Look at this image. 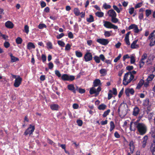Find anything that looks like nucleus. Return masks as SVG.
Here are the masks:
<instances>
[{
  "instance_id": "nucleus-1",
  "label": "nucleus",
  "mask_w": 155,
  "mask_h": 155,
  "mask_svg": "<svg viewBox=\"0 0 155 155\" xmlns=\"http://www.w3.org/2000/svg\"><path fill=\"white\" fill-rule=\"evenodd\" d=\"M138 131L140 135H143L146 133L147 128L145 125L143 123H139L137 125Z\"/></svg>"
},
{
  "instance_id": "nucleus-2",
  "label": "nucleus",
  "mask_w": 155,
  "mask_h": 155,
  "mask_svg": "<svg viewBox=\"0 0 155 155\" xmlns=\"http://www.w3.org/2000/svg\"><path fill=\"white\" fill-rule=\"evenodd\" d=\"M120 108L121 114L120 116H124L127 113V110L128 106L126 103L124 102L121 103L119 106Z\"/></svg>"
},
{
  "instance_id": "nucleus-3",
  "label": "nucleus",
  "mask_w": 155,
  "mask_h": 155,
  "mask_svg": "<svg viewBox=\"0 0 155 155\" xmlns=\"http://www.w3.org/2000/svg\"><path fill=\"white\" fill-rule=\"evenodd\" d=\"M35 129L34 126H32L31 125H30L29 127L25 131L24 134L25 135H27L28 134L31 135L34 131Z\"/></svg>"
},
{
  "instance_id": "nucleus-4",
  "label": "nucleus",
  "mask_w": 155,
  "mask_h": 155,
  "mask_svg": "<svg viewBox=\"0 0 155 155\" xmlns=\"http://www.w3.org/2000/svg\"><path fill=\"white\" fill-rule=\"evenodd\" d=\"M22 81V78L19 76H18L14 84V86L15 87H18L21 84Z\"/></svg>"
},
{
  "instance_id": "nucleus-5",
  "label": "nucleus",
  "mask_w": 155,
  "mask_h": 155,
  "mask_svg": "<svg viewBox=\"0 0 155 155\" xmlns=\"http://www.w3.org/2000/svg\"><path fill=\"white\" fill-rule=\"evenodd\" d=\"M132 76H134V75L132 74L131 72L129 71L127 73L125 74L124 76L123 81H126L127 80L128 78H129V79L128 80H130V79L131 78H132Z\"/></svg>"
},
{
  "instance_id": "nucleus-6",
  "label": "nucleus",
  "mask_w": 155,
  "mask_h": 155,
  "mask_svg": "<svg viewBox=\"0 0 155 155\" xmlns=\"http://www.w3.org/2000/svg\"><path fill=\"white\" fill-rule=\"evenodd\" d=\"M84 58L86 61H90L92 59V55L90 52L87 53L85 54Z\"/></svg>"
},
{
  "instance_id": "nucleus-7",
  "label": "nucleus",
  "mask_w": 155,
  "mask_h": 155,
  "mask_svg": "<svg viewBox=\"0 0 155 155\" xmlns=\"http://www.w3.org/2000/svg\"><path fill=\"white\" fill-rule=\"evenodd\" d=\"M98 42L104 45H106L108 43V41L107 39H99L97 40Z\"/></svg>"
},
{
  "instance_id": "nucleus-8",
  "label": "nucleus",
  "mask_w": 155,
  "mask_h": 155,
  "mask_svg": "<svg viewBox=\"0 0 155 155\" xmlns=\"http://www.w3.org/2000/svg\"><path fill=\"white\" fill-rule=\"evenodd\" d=\"M134 92V91L132 88L130 89L129 88H127L125 91V93L126 95L129 97V93L131 94H133Z\"/></svg>"
},
{
  "instance_id": "nucleus-9",
  "label": "nucleus",
  "mask_w": 155,
  "mask_h": 155,
  "mask_svg": "<svg viewBox=\"0 0 155 155\" xmlns=\"http://www.w3.org/2000/svg\"><path fill=\"white\" fill-rule=\"evenodd\" d=\"M5 27L9 28H13L14 25L10 21H8L5 24Z\"/></svg>"
},
{
  "instance_id": "nucleus-10",
  "label": "nucleus",
  "mask_w": 155,
  "mask_h": 155,
  "mask_svg": "<svg viewBox=\"0 0 155 155\" xmlns=\"http://www.w3.org/2000/svg\"><path fill=\"white\" fill-rule=\"evenodd\" d=\"M108 14L109 16L111 17H116L117 14L115 12L113 9H110L108 12Z\"/></svg>"
},
{
  "instance_id": "nucleus-11",
  "label": "nucleus",
  "mask_w": 155,
  "mask_h": 155,
  "mask_svg": "<svg viewBox=\"0 0 155 155\" xmlns=\"http://www.w3.org/2000/svg\"><path fill=\"white\" fill-rule=\"evenodd\" d=\"M137 40H136L133 41L131 44V48L132 49L136 48L139 47L138 45H136V43L137 41Z\"/></svg>"
},
{
  "instance_id": "nucleus-12",
  "label": "nucleus",
  "mask_w": 155,
  "mask_h": 155,
  "mask_svg": "<svg viewBox=\"0 0 155 155\" xmlns=\"http://www.w3.org/2000/svg\"><path fill=\"white\" fill-rule=\"evenodd\" d=\"M104 26L107 28H111L112 24L108 21H104Z\"/></svg>"
},
{
  "instance_id": "nucleus-13",
  "label": "nucleus",
  "mask_w": 155,
  "mask_h": 155,
  "mask_svg": "<svg viewBox=\"0 0 155 155\" xmlns=\"http://www.w3.org/2000/svg\"><path fill=\"white\" fill-rule=\"evenodd\" d=\"M139 109L138 107H136L134 110L133 115L135 116H137L139 113Z\"/></svg>"
},
{
  "instance_id": "nucleus-14",
  "label": "nucleus",
  "mask_w": 155,
  "mask_h": 155,
  "mask_svg": "<svg viewBox=\"0 0 155 155\" xmlns=\"http://www.w3.org/2000/svg\"><path fill=\"white\" fill-rule=\"evenodd\" d=\"M27 48L28 49L30 50L31 48H35V46L32 42H29L28 43L27 46Z\"/></svg>"
},
{
  "instance_id": "nucleus-15",
  "label": "nucleus",
  "mask_w": 155,
  "mask_h": 155,
  "mask_svg": "<svg viewBox=\"0 0 155 155\" xmlns=\"http://www.w3.org/2000/svg\"><path fill=\"white\" fill-rule=\"evenodd\" d=\"M144 83V81L143 79H141L138 83L136 88L139 89Z\"/></svg>"
},
{
  "instance_id": "nucleus-16",
  "label": "nucleus",
  "mask_w": 155,
  "mask_h": 155,
  "mask_svg": "<svg viewBox=\"0 0 155 155\" xmlns=\"http://www.w3.org/2000/svg\"><path fill=\"white\" fill-rule=\"evenodd\" d=\"M129 146H130V150L131 153H133L134 150V142L133 141H131L130 142L129 144Z\"/></svg>"
},
{
  "instance_id": "nucleus-17",
  "label": "nucleus",
  "mask_w": 155,
  "mask_h": 155,
  "mask_svg": "<svg viewBox=\"0 0 155 155\" xmlns=\"http://www.w3.org/2000/svg\"><path fill=\"white\" fill-rule=\"evenodd\" d=\"M100 83L101 81L99 79H96L94 82V87L98 86Z\"/></svg>"
},
{
  "instance_id": "nucleus-18",
  "label": "nucleus",
  "mask_w": 155,
  "mask_h": 155,
  "mask_svg": "<svg viewBox=\"0 0 155 155\" xmlns=\"http://www.w3.org/2000/svg\"><path fill=\"white\" fill-rule=\"evenodd\" d=\"M58 105L56 104H53L51 105L50 107L53 110H57L58 108Z\"/></svg>"
},
{
  "instance_id": "nucleus-19",
  "label": "nucleus",
  "mask_w": 155,
  "mask_h": 155,
  "mask_svg": "<svg viewBox=\"0 0 155 155\" xmlns=\"http://www.w3.org/2000/svg\"><path fill=\"white\" fill-rule=\"evenodd\" d=\"M10 56L11 57V61L12 62H15L19 60L18 58L13 56L12 54H11Z\"/></svg>"
},
{
  "instance_id": "nucleus-20",
  "label": "nucleus",
  "mask_w": 155,
  "mask_h": 155,
  "mask_svg": "<svg viewBox=\"0 0 155 155\" xmlns=\"http://www.w3.org/2000/svg\"><path fill=\"white\" fill-rule=\"evenodd\" d=\"M68 78H69V75L66 74H63L61 76L62 79L64 81L68 80Z\"/></svg>"
},
{
  "instance_id": "nucleus-21",
  "label": "nucleus",
  "mask_w": 155,
  "mask_h": 155,
  "mask_svg": "<svg viewBox=\"0 0 155 155\" xmlns=\"http://www.w3.org/2000/svg\"><path fill=\"white\" fill-rule=\"evenodd\" d=\"M90 17L87 18V21L89 22H91L94 21V19L93 16L92 15H90Z\"/></svg>"
},
{
  "instance_id": "nucleus-22",
  "label": "nucleus",
  "mask_w": 155,
  "mask_h": 155,
  "mask_svg": "<svg viewBox=\"0 0 155 155\" xmlns=\"http://www.w3.org/2000/svg\"><path fill=\"white\" fill-rule=\"evenodd\" d=\"M22 40L20 37H18L16 39V42L18 44H21L22 43Z\"/></svg>"
},
{
  "instance_id": "nucleus-23",
  "label": "nucleus",
  "mask_w": 155,
  "mask_h": 155,
  "mask_svg": "<svg viewBox=\"0 0 155 155\" xmlns=\"http://www.w3.org/2000/svg\"><path fill=\"white\" fill-rule=\"evenodd\" d=\"M95 15L99 17H101L104 16V13L102 12H97L95 13Z\"/></svg>"
},
{
  "instance_id": "nucleus-24",
  "label": "nucleus",
  "mask_w": 155,
  "mask_h": 155,
  "mask_svg": "<svg viewBox=\"0 0 155 155\" xmlns=\"http://www.w3.org/2000/svg\"><path fill=\"white\" fill-rule=\"evenodd\" d=\"M96 90L94 87H91L90 90V93L91 94H93L96 92Z\"/></svg>"
},
{
  "instance_id": "nucleus-25",
  "label": "nucleus",
  "mask_w": 155,
  "mask_h": 155,
  "mask_svg": "<svg viewBox=\"0 0 155 155\" xmlns=\"http://www.w3.org/2000/svg\"><path fill=\"white\" fill-rule=\"evenodd\" d=\"M106 107V106L104 104H102L100 105L98 107L99 109L101 110H104L105 109Z\"/></svg>"
},
{
  "instance_id": "nucleus-26",
  "label": "nucleus",
  "mask_w": 155,
  "mask_h": 155,
  "mask_svg": "<svg viewBox=\"0 0 155 155\" xmlns=\"http://www.w3.org/2000/svg\"><path fill=\"white\" fill-rule=\"evenodd\" d=\"M74 13L76 16L79 15L80 14V12L78 8H75L74 9Z\"/></svg>"
},
{
  "instance_id": "nucleus-27",
  "label": "nucleus",
  "mask_w": 155,
  "mask_h": 155,
  "mask_svg": "<svg viewBox=\"0 0 155 155\" xmlns=\"http://www.w3.org/2000/svg\"><path fill=\"white\" fill-rule=\"evenodd\" d=\"M110 131H112L115 128V125L113 121H111L110 122Z\"/></svg>"
},
{
  "instance_id": "nucleus-28",
  "label": "nucleus",
  "mask_w": 155,
  "mask_h": 155,
  "mask_svg": "<svg viewBox=\"0 0 155 155\" xmlns=\"http://www.w3.org/2000/svg\"><path fill=\"white\" fill-rule=\"evenodd\" d=\"M154 76L153 74H151L150 75L147 79V81H151L154 78Z\"/></svg>"
},
{
  "instance_id": "nucleus-29",
  "label": "nucleus",
  "mask_w": 155,
  "mask_h": 155,
  "mask_svg": "<svg viewBox=\"0 0 155 155\" xmlns=\"http://www.w3.org/2000/svg\"><path fill=\"white\" fill-rule=\"evenodd\" d=\"M68 89L70 91H73L74 89V87L73 84H71L68 86Z\"/></svg>"
},
{
  "instance_id": "nucleus-30",
  "label": "nucleus",
  "mask_w": 155,
  "mask_h": 155,
  "mask_svg": "<svg viewBox=\"0 0 155 155\" xmlns=\"http://www.w3.org/2000/svg\"><path fill=\"white\" fill-rule=\"evenodd\" d=\"M46 25L44 24H40L38 25V28L40 29H42L44 28H46Z\"/></svg>"
},
{
  "instance_id": "nucleus-31",
  "label": "nucleus",
  "mask_w": 155,
  "mask_h": 155,
  "mask_svg": "<svg viewBox=\"0 0 155 155\" xmlns=\"http://www.w3.org/2000/svg\"><path fill=\"white\" fill-rule=\"evenodd\" d=\"M10 44L8 41H5L4 44V46L6 48H8L10 46Z\"/></svg>"
},
{
  "instance_id": "nucleus-32",
  "label": "nucleus",
  "mask_w": 155,
  "mask_h": 155,
  "mask_svg": "<svg viewBox=\"0 0 155 155\" xmlns=\"http://www.w3.org/2000/svg\"><path fill=\"white\" fill-rule=\"evenodd\" d=\"M94 59L97 63H99L100 62V58L97 56H95L94 57Z\"/></svg>"
},
{
  "instance_id": "nucleus-33",
  "label": "nucleus",
  "mask_w": 155,
  "mask_h": 155,
  "mask_svg": "<svg viewBox=\"0 0 155 155\" xmlns=\"http://www.w3.org/2000/svg\"><path fill=\"white\" fill-rule=\"evenodd\" d=\"M75 53L76 55L78 57H81L82 56V54L81 52L76 51Z\"/></svg>"
},
{
  "instance_id": "nucleus-34",
  "label": "nucleus",
  "mask_w": 155,
  "mask_h": 155,
  "mask_svg": "<svg viewBox=\"0 0 155 155\" xmlns=\"http://www.w3.org/2000/svg\"><path fill=\"white\" fill-rule=\"evenodd\" d=\"M111 18V21L113 23H116L118 21V20L116 18V17H113Z\"/></svg>"
},
{
  "instance_id": "nucleus-35",
  "label": "nucleus",
  "mask_w": 155,
  "mask_h": 155,
  "mask_svg": "<svg viewBox=\"0 0 155 155\" xmlns=\"http://www.w3.org/2000/svg\"><path fill=\"white\" fill-rule=\"evenodd\" d=\"M132 78H132L130 79V80H129V81H128H128H125V82H123V84L125 85H127L129 83H130L133 79V78H134V76H132Z\"/></svg>"
},
{
  "instance_id": "nucleus-36",
  "label": "nucleus",
  "mask_w": 155,
  "mask_h": 155,
  "mask_svg": "<svg viewBox=\"0 0 155 155\" xmlns=\"http://www.w3.org/2000/svg\"><path fill=\"white\" fill-rule=\"evenodd\" d=\"M146 15L148 17L151 13V11L150 10L147 9L145 11Z\"/></svg>"
},
{
  "instance_id": "nucleus-37",
  "label": "nucleus",
  "mask_w": 155,
  "mask_h": 155,
  "mask_svg": "<svg viewBox=\"0 0 155 155\" xmlns=\"http://www.w3.org/2000/svg\"><path fill=\"white\" fill-rule=\"evenodd\" d=\"M58 43L59 45L62 47H64L65 45L64 43L61 41H58Z\"/></svg>"
},
{
  "instance_id": "nucleus-38",
  "label": "nucleus",
  "mask_w": 155,
  "mask_h": 155,
  "mask_svg": "<svg viewBox=\"0 0 155 155\" xmlns=\"http://www.w3.org/2000/svg\"><path fill=\"white\" fill-rule=\"evenodd\" d=\"M75 79V77L74 76L69 75V78H68V79L67 81H72Z\"/></svg>"
},
{
  "instance_id": "nucleus-39",
  "label": "nucleus",
  "mask_w": 155,
  "mask_h": 155,
  "mask_svg": "<svg viewBox=\"0 0 155 155\" xmlns=\"http://www.w3.org/2000/svg\"><path fill=\"white\" fill-rule=\"evenodd\" d=\"M110 112V110L109 109H108L106 111H105L103 114V117H106L107 115Z\"/></svg>"
},
{
  "instance_id": "nucleus-40",
  "label": "nucleus",
  "mask_w": 155,
  "mask_h": 155,
  "mask_svg": "<svg viewBox=\"0 0 155 155\" xmlns=\"http://www.w3.org/2000/svg\"><path fill=\"white\" fill-rule=\"evenodd\" d=\"M71 45L69 44H68L65 46V50L66 51H68L70 50L71 48Z\"/></svg>"
},
{
  "instance_id": "nucleus-41",
  "label": "nucleus",
  "mask_w": 155,
  "mask_h": 155,
  "mask_svg": "<svg viewBox=\"0 0 155 155\" xmlns=\"http://www.w3.org/2000/svg\"><path fill=\"white\" fill-rule=\"evenodd\" d=\"M24 30L25 32L28 34L29 32V27L27 25H25V26Z\"/></svg>"
},
{
  "instance_id": "nucleus-42",
  "label": "nucleus",
  "mask_w": 155,
  "mask_h": 155,
  "mask_svg": "<svg viewBox=\"0 0 155 155\" xmlns=\"http://www.w3.org/2000/svg\"><path fill=\"white\" fill-rule=\"evenodd\" d=\"M1 36H2V38L5 41H7L8 40V36L5 35H3L2 34H1Z\"/></svg>"
},
{
  "instance_id": "nucleus-43",
  "label": "nucleus",
  "mask_w": 155,
  "mask_h": 155,
  "mask_svg": "<svg viewBox=\"0 0 155 155\" xmlns=\"http://www.w3.org/2000/svg\"><path fill=\"white\" fill-rule=\"evenodd\" d=\"M121 54H119V55L118 56L114 59V61L115 62H117L121 58Z\"/></svg>"
},
{
  "instance_id": "nucleus-44",
  "label": "nucleus",
  "mask_w": 155,
  "mask_h": 155,
  "mask_svg": "<svg viewBox=\"0 0 155 155\" xmlns=\"http://www.w3.org/2000/svg\"><path fill=\"white\" fill-rule=\"evenodd\" d=\"M113 8L115 10L117 13H119L120 12V11L119 8L116 5H113Z\"/></svg>"
},
{
  "instance_id": "nucleus-45",
  "label": "nucleus",
  "mask_w": 155,
  "mask_h": 155,
  "mask_svg": "<svg viewBox=\"0 0 155 155\" xmlns=\"http://www.w3.org/2000/svg\"><path fill=\"white\" fill-rule=\"evenodd\" d=\"M130 63L131 64L134 63L135 62V58L133 56H131L130 57Z\"/></svg>"
},
{
  "instance_id": "nucleus-46",
  "label": "nucleus",
  "mask_w": 155,
  "mask_h": 155,
  "mask_svg": "<svg viewBox=\"0 0 155 155\" xmlns=\"http://www.w3.org/2000/svg\"><path fill=\"white\" fill-rule=\"evenodd\" d=\"M77 122L78 124V125L79 126H82V124H83V122L82 120H77Z\"/></svg>"
},
{
  "instance_id": "nucleus-47",
  "label": "nucleus",
  "mask_w": 155,
  "mask_h": 155,
  "mask_svg": "<svg viewBox=\"0 0 155 155\" xmlns=\"http://www.w3.org/2000/svg\"><path fill=\"white\" fill-rule=\"evenodd\" d=\"M150 42L149 44V45L150 46H152L154 45V44H153V41L154 40V38H151L150 39Z\"/></svg>"
},
{
  "instance_id": "nucleus-48",
  "label": "nucleus",
  "mask_w": 155,
  "mask_h": 155,
  "mask_svg": "<svg viewBox=\"0 0 155 155\" xmlns=\"http://www.w3.org/2000/svg\"><path fill=\"white\" fill-rule=\"evenodd\" d=\"M103 7L105 9L110 8L111 6L109 5H107L106 3L104 4L103 5Z\"/></svg>"
},
{
  "instance_id": "nucleus-49",
  "label": "nucleus",
  "mask_w": 155,
  "mask_h": 155,
  "mask_svg": "<svg viewBox=\"0 0 155 155\" xmlns=\"http://www.w3.org/2000/svg\"><path fill=\"white\" fill-rule=\"evenodd\" d=\"M48 68L50 69H52L53 67V64L51 62H50L48 64Z\"/></svg>"
},
{
  "instance_id": "nucleus-50",
  "label": "nucleus",
  "mask_w": 155,
  "mask_h": 155,
  "mask_svg": "<svg viewBox=\"0 0 155 155\" xmlns=\"http://www.w3.org/2000/svg\"><path fill=\"white\" fill-rule=\"evenodd\" d=\"M151 152L152 153L153 155H155V147H151L150 148Z\"/></svg>"
},
{
  "instance_id": "nucleus-51",
  "label": "nucleus",
  "mask_w": 155,
  "mask_h": 155,
  "mask_svg": "<svg viewBox=\"0 0 155 155\" xmlns=\"http://www.w3.org/2000/svg\"><path fill=\"white\" fill-rule=\"evenodd\" d=\"M47 45L48 48L50 49H52V45L51 42H49L47 43Z\"/></svg>"
},
{
  "instance_id": "nucleus-52",
  "label": "nucleus",
  "mask_w": 155,
  "mask_h": 155,
  "mask_svg": "<svg viewBox=\"0 0 155 155\" xmlns=\"http://www.w3.org/2000/svg\"><path fill=\"white\" fill-rule=\"evenodd\" d=\"M151 136L152 139H153V142L154 143H155V131L151 135Z\"/></svg>"
},
{
  "instance_id": "nucleus-53",
  "label": "nucleus",
  "mask_w": 155,
  "mask_h": 155,
  "mask_svg": "<svg viewBox=\"0 0 155 155\" xmlns=\"http://www.w3.org/2000/svg\"><path fill=\"white\" fill-rule=\"evenodd\" d=\"M78 91L80 93H83L85 92V90L84 89H82L81 88H79L78 89Z\"/></svg>"
},
{
  "instance_id": "nucleus-54",
  "label": "nucleus",
  "mask_w": 155,
  "mask_h": 155,
  "mask_svg": "<svg viewBox=\"0 0 155 155\" xmlns=\"http://www.w3.org/2000/svg\"><path fill=\"white\" fill-rule=\"evenodd\" d=\"M104 35L106 37H109L110 35V34L109 31H106L104 32Z\"/></svg>"
},
{
  "instance_id": "nucleus-55",
  "label": "nucleus",
  "mask_w": 155,
  "mask_h": 155,
  "mask_svg": "<svg viewBox=\"0 0 155 155\" xmlns=\"http://www.w3.org/2000/svg\"><path fill=\"white\" fill-rule=\"evenodd\" d=\"M64 35V34L63 33H62L59 35H57V39H59L62 38Z\"/></svg>"
},
{
  "instance_id": "nucleus-56",
  "label": "nucleus",
  "mask_w": 155,
  "mask_h": 155,
  "mask_svg": "<svg viewBox=\"0 0 155 155\" xmlns=\"http://www.w3.org/2000/svg\"><path fill=\"white\" fill-rule=\"evenodd\" d=\"M55 74L58 77H60L61 76V74L59 71L58 70H56L55 71Z\"/></svg>"
},
{
  "instance_id": "nucleus-57",
  "label": "nucleus",
  "mask_w": 155,
  "mask_h": 155,
  "mask_svg": "<svg viewBox=\"0 0 155 155\" xmlns=\"http://www.w3.org/2000/svg\"><path fill=\"white\" fill-rule=\"evenodd\" d=\"M126 69L129 71H131L133 69V67L132 66H127L126 67Z\"/></svg>"
},
{
  "instance_id": "nucleus-58",
  "label": "nucleus",
  "mask_w": 155,
  "mask_h": 155,
  "mask_svg": "<svg viewBox=\"0 0 155 155\" xmlns=\"http://www.w3.org/2000/svg\"><path fill=\"white\" fill-rule=\"evenodd\" d=\"M41 59L43 62H44L46 60V56L44 54H42L41 55Z\"/></svg>"
},
{
  "instance_id": "nucleus-59",
  "label": "nucleus",
  "mask_w": 155,
  "mask_h": 155,
  "mask_svg": "<svg viewBox=\"0 0 155 155\" xmlns=\"http://www.w3.org/2000/svg\"><path fill=\"white\" fill-rule=\"evenodd\" d=\"M134 32L136 33H137L139 31V30L137 25H136V26L135 27V28H134Z\"/></svg>"
},
{
  "instance_id": "nucleus-60",
  "label": "nucleus",
  "mask_w": 155,
  "mask_h": 155,
  "mask_svg": "<svg viewBox=\"0 0 155 155\" xmlns=\"http://www.w3.org/2000/svg\"><path fill=\"white\" fill-rule=\"evenodd\" d=\"M134 11V8H132L129 9V13L131 15L132 14Z\"/></svg>"
},
{
  "instance_id": "nucleus-61",
  "label": "nucleus",
  "mask_w": 155,
  "mask_h": 155,
  "mask_svg": "<svg viewBox=\"0 0 155 155\" xmlns=\"http://www.w3.org/2000/svg\"><path fill=\"white\" fill-rule=\"evenodd\" d=\"M79 106L77 104H74L73 105V108L74 109H77L78 108Z\"/></svg>"
},
{
  "instance_id": "nucleus-62",
  "label": "nucleus",
  "mask_w": 155,
  "mask_h": 155,
  "mask_svg": "<svg viewBox=\"0 0 155 155\" xmlns=\"http://www.w3.org/2000/svg\"><path fill=\"white\" fill-rule=\"evenodd\" d=\"M41 5L42 8H44L46 6V4L44 2L42 1L41 2Z\"/></svg>"
},
{
  "instance_id": "nucleus-63",
  "label": "nucleus",
  "mask_w": 155,
  "mask_h": 155,
  "mask_svg": "<svg viewBox=\"0 0 155 155\" xmlns=\"http://www.w3.org/2000/svg\"><path fill=\"white\" fill-rule=\"evenodd\" d=\"M107 71L104 69H101L100 71V72L101 74H103L106 72Z\"/></svg>"
},
{
  "instance_id": "nucleus-64",
  "label": "nucleus",
  "mask_w": 155,
  "mask_h": 155,
  "mask_svg": "<svg viewBox=\"0 0 155 155\" xmlns=\"http://www.w3.org/2000/svg\"><path fill=\"white\" fill-rule=\"evenodd\" d=\"M142 4V3L141 2L137 4L135 7V8H137L140 7L141 6Z\"/></svg>"
}]
</instances>
